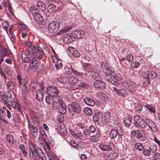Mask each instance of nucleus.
Here are the masks:
<instances>
[{
    "mask_svg": "<svg viewBox=\"0 0 160 160\" xmlns=\"http://www.w3.org/2000/svg\"><path fill=\"white\" fill-rule=\"evenodd\" d=\"M134 119L135 121L134 124H137L142 128H145L147 126L150 130L153 132H156L158 131V128L155 123L152 120L146 119L144 120L142 118L138 115H135L134 116Z\"/></svg>",
    "mask_w": 160,
    "mask_h": 160,
    "instance_id": "obj_1",
    "label": "nucleus"
},
{
    "mask_svg": "<svg viewBox=\"0 0 160 160\" xmlns=\"http://www.w3.org/2000/svg\"><path fill=\"white\" fill-rule=\"evenodd\" d=\"M28 145L30 158H34L36 160H46L45 154L41 149L37 148L31 141H29Z\"/></svg>",
    "mask_w": 160,
    "mask_h": 160,
    "instance_id": "obj_2",
    "label": "nucleus"
},
{
    "mask_svg": "<svg viewBox=\"0 0 160 160\" xmlns=\"http://www.w3.org/2000/svg\"><path fill=\"white\" fill-rule=\"evenodd\" d=\"M123 133L118 132L116 130L115 128L112 129L109 133V136L111 139L116 138L117 141H115L116 143H120L122 141V137L123 135Z\"/></svg>",
    "mask_w": 160,
    "mask_h": 160,
    "instance_id": "obj_3",
    "label": "nucleus"
},
{
    "mask_svg": "<svg viewBox=\"0 0 160 160\" xmlns=\"http://www.w3.org/2000/svg\"><path fill=\"white\" fill-rule=\"evenodd\" d=\"M112 76L107 79V80L108 82L112 84L117 86L118 81H120L122 79V77L121 75L119 73H114L112 72Z\"/></svg>",
    "mask_w": 160,
    "mask_h": 160,
    "instance_id": "obj_4",
    "label": "nucleus"
},
{
    "mask_svg": "<svg viewBox=\"0 0 160 160\" xmlns=\"http://www.w3.org/2000/svg\"><path fill=\"white\" fill-rule=\"evenodd\" d=\"M60 26V23L57 21H55L51 22L48 25V31L51 33L57 32Z\"/></svg>",
    "mask_w": 160,
    "mask_h": 160,
    "instance_id": "obj_5",
    "label": "nucleus"
},
{
    "mask_svg": "<svg viewBox=\"0 0 160 160\" xmlns=\"http://www.w3.org/2000/svg\"><path fill=\"white\" fill-rule=\"evenodd\" d=\"M134 83L131 81H126L123 82L122 85L125 88L131 93H133L136 91Z\"/></svg>",
    "mask_w": 160,
    "mask_h": 160,
    "instance_id": "obj_6",
    "label": "nucleus"
},
{
    "mask_svg": "<svg viewBox=\"0 0 160 160\" xmlns=\"http://www.w3.org/2000/svg\"><path fill=\"white\" fill-rule=\"evenodd\" d=\"M100 66L103 72L107 76H109L112 74V71L106 62H102L100 63Z\"/></svg>",
    "mask_w": 160,
    "mask_h": 160,
    "instance_id": "obj_7",
    "label": "nucleus"
},
{
    "mask_svg": "<svg viewBox=\"0 0 160 160\" xmlns=\"http://www.w3.org/2000/svg\"><path fill=\"white\" fill-rule=\"evenodd\" d=\"M69 109H72L74 112L79 113L81 112V108L80 105L76 102H72L68 105Z\"/></svg>",
    "mask_w": 160,
    "mask_h": 160,
    "instance_id": "obj_8",
    "label": "nucleus"
},
{
    "mask_svg": "<svg viewBox=\"0 0 160 160\" xmlns=\"http://www.w3.org/2000/svg\"><path fill=\"white\" fill-rule=\"evenodd\" d=\"M47 92L48 94H50L55 97L58 96L59 93L57 88L52 86H50L47 88Z\"/></svg>",
    "mask_w": 160,
    "mask_h": 160,
    "instance_id": "obj_9",
    "label": "nucleus"
},
{
    "mask_svg": "<svg viewBox=\"0 0 160 160\" xmlns=\"http://www.w3.org/2000/svg\"><path fill=\"white\" fill-rule=\"evenodd\" d=\"M115 146L112 142H110L108 144H101L99 145V148L104 151H108L112 150V147Z\"/></svg>",
    "mask_w": 160,
    "mask_h": 160,
    "instance_id": "obj_10",
    "label": "nucleus"
},
{
    "mask_svg": "<svg viewBox=\"0 0 160 160\" xmlns=\"http://www.w3.org/2000/svg\"><path fill=\"white\" fill-rule=\"evenodd\" d=\"M94 87L101 90L104 89L106 88V85L104 82L101 80H96L93 83Z\"/></svg>",
    "mask_w": 160,
    "mask_h": 160,
    "instance_id": "obj_11",
    "label": "nucleus"
},
{
    "mask_svg": "<svg viewBox=\"0 0 160 160\" xmlns=\"http://www.w3.org/2000/svg\"><path fill=\"white\" fill-rule=\"evenodd\" d=\"M118 156V153L115 152L110 153H105L103 155V158L105 160H111L115 159Z\"/></svg>",
    "mask_w": 160,
    "mask_h": 160,
    "instance_id": "obj_12",
    "label": "nucleus"
},
{
    "mask_svg": "<svg viewBox=\"0 0 160 160\" xmlns=\"http://www.w3.org/2000/svg\"><path fill=\"white\" fill-rule=\"evenodd\" d=\"M132 132L135 133L136 136L138 139L142 141H145L146 139L147 138L146 135L144 133L141 132L140 131L138 130H133Z\"/></svg>",
    "mask_w": 160,
    "mask_h": 160,
    "instance_id": "obj_13",
    "label": "nucleus"
},
{
    "mask_svg": "<svg viewBox=\"0 0 160 160\" xmlns=\"http://www.w3.org/2000/svg\"><path fill=\"white\" fill-rule=\"evenodd\" d=\"M72 34L74 38H80L84 36V32L81 30H76L72 32Z\"/></svg>",
    "mask_w": 160,
    "mask_h": 160,
    "instance_id": "obj_14",
    "label": "nucleus"
},
{
    "mask_svg": "<svg viewBox=\"0 0 160 160\" xmlns=\"http://www.w3.org/2000/svg\"><path fill=\"white\" fill-rule=\"evenodd\" d=\"M112 89L116 93L120 96L125 97L127 95V93L123 89H119L118 86H115L112 87Z\"/></svg>",
    "mask_w": 160,
    "mask_h": 160,
    "instance_id": "obj_15",
    "label": "nucleus"
},
{
    "mask_svg": "<svg viewBox=\"0 0 160 160\" xmlns=\"http://www.w3.org/2000/svg\"><path fill=\"white\" fill-rule=\"evenodd\" d=\"M69 131L71 135L74 138L83 140L85 139V137L80 132H76L72 129H70Z\"/></svg>",
    "mask_w": 160,
    "mask_h": 160,
    "instance_id": "obj_16",
    "label": "nucleus"
},
{
    "mask_svg": "<svg viewBox=\"0 0 160 160\" xmlns=\"http://www.w3.org/2000/svg\"><path fill=\"white\" fill-rule=\"evenodd\" d=\"M72 34H66L64 35L62 38L63 42L65 43H69L73 41Z\"/></svg>",
    "mask_w": 160,
    "mask_h": 160,
    "instance_id": "obj_17",
    "label": "nucleus"
},
{
    "mask_svg": "<svg viewBox=\"0 0 160 160\" xmlns=\"http://www.w3.org/2000/svg\"><path fill=\"white\" fill-rule=\"evenodd\" d=\"M33 16L35 20L39 24H41L44 22V20L43 18L40 13H35Z\"/></svg>",
    "mask_w": 160,
    "mask_h": 160,
    "instance_id": "obj_18",
    "label": "nucleus"
},
{
    "mask_svg": "<svg viewBox=\"0 0 160 160\" xmlns=\"http://www.w3.org/2000/svg\"><path fill=\"white\" fill-rule=\"evenodd\" d=\"M100 136V133L98 132L96 134L90 136L89 138V140L92 142H96L99 140Z\"/></svg>",
    "mask_w": 160,
    "mask_h": 160,
    "instance_id": "obj_19",
    "label": "nucleus"
},
{
    "mask_svg": "<svg viewBox=\"0 0 160 160\" xmlns=\"http://www.w3.org/2000/svg\"><path fill=\"white\" fill-rule=\"evenodd\" d=\"M36 53V57L38 59L41 60L43 58L44 55L43 52L40 47H37V51Z\"/></svg>",
    "mask_w": 160,
    "mask_h": 160,
    "instance_id": "obj_20",
    "label": "nucleus"
},
{
    "mask_svg": "<svg viewBox=\"0 0 160 160\" xmlns=\"http://www.w3.org/2000/svg\"><path fill=\"white\" fill-rule=\"evenodd\" d=\"M43 92L40 89H38L36 92V99L38 101L42 100L43 98Z\"/></svg>",
    "mask_w": 160,
    "mask_h": 160,
    "instance_id": "obj_21",
    "label": "nucleus"
},
{
    "mask_svg": "<svg viewBox=\"0 0 160 160\" xmlns=\"http://www.w3.org/2000/svg\"><path fill=\"white\" fill-rule=\"evenodd\" d=\"M68 80L69 84L71 86L76 85L79 82L78 79L77 77L73 76L70 77Z\"/></svg>",
    "mask_w": 160,
    "mask_h": 160,
    "instance_id": "obj_22",
    "label": "nucleus"
},
{
    "mask_svg": "<svg viewBox=\"0 0 160 160\" xmlns=\"http://www.w3.org/2000/svg\"><path fill=\"white\" fill-rule=\"evenodd\" d=\"M68 49L74 57L78 58L80 56V54L79 52L75 48L70 47L68 48Z\"/></svg>",
    "mask_w": 160,
    "mask_h": 160,
    "instance_id": "obj_23",
    "label": "nucleus"
},
{
    "mask_svg": "<svg viewBox=\"0 0 160 160\" xmlns=\"http://www.w3.org/2000/svg\"><path fill=\"white\" fill-rule=\"evenodd\" d=\"M56 97L50 94H48L45 97L46 102L48 104H51L54 101Z\"/></svg>",
    "mask_w": 160,
    "mask_h": 160,
    "instance_id": "obj_24",
    "label": "nucleus"
},
{
    "mask_svg": "<svg viewBox=\"0 0 160 160\" xmlns=\"http://www.w3.org/2000/svg\"><path fill=\"white\" fill-rule=\"evenodd\" d=\"M83 102L89 106H93L95 102L93 99L90 98H86L83 99Z\"/></svg>",
    "mask_w": 160,
    "mask_h": 160,
    "instance_id": "obj_25",
    "label": "nucleus"
},
{
    "mask_svg": "<svg viewBox=\"0 0 160 160\" xmlns=\"http://www.w3.org/2000/svg\"><path fill=\"white\" fill-rule=\"evenodd\" d=\"M64 71L67 74H71L72 73L73 69L71 65H68L65 66L64 68Z\"/></svg>",
    "mask_w": 160,
    "mask_h": 160,
    "instance_id": "obj_26",
    "label": "nucleus"
},
{
    "mask_svg": "<svg viewBox=\"0 0 160 160\" xmlns=\"http://www.w3.org/2000/svg\"><path fill=\"white\" fill-rule=\"evenodd\" d=\"M44 135H43V140L45 142L44 144V151H45L46 154L48 153L51 152V148L49 145L48 142L46 141L44 139Z\"/></svg>",
    "mask_w": 160,
    "mask_h": 160,
    "instance_id": "obj_27",
    "label": "nucleus"
},
{
    "mask_svg": "<svg viewBox=\"0 0 160 160\" xmlns=\"http://www.w3.org/2000/svg\"><path fill=\"white\" fill-rule=\"evenodd\" d=\"M58 109L59 112L62 114H64L67 112V110L65 104H63L62 105H59Z\"/></svg>",
    "mask_w": 160,
    "mask_h": 160,
    "instance_id": "obj_28",
    "label": "nucleus"
},
{
    "mask_svg": "<svg viewBox=\"0 0 160 160\" xmlns=\"http://www.w3.org/2000/svg\"><path fill=\"white\" fill-rule=\"evenodd\" d=\"M10 102L12 108H17L19 112H20L21 111L19 104L17 102L14 101V100H11Z\"/></svg>",
    "mask_w": 160,
    "mask_h": 160,
    "instance_id": "obj_29",
    "label": "nucleus"
},
{
    "mask_svg": "<svg viewBox=\"0 0 160 160\" xmlns=\"http://www.w3.org/2000/svg\"><path fill=\"white\" fill-rule=\"evenodd\" d=\"M37 47H35L32 45L28 48V52L30 54H34L36 53L37 51Z\"/></svg>",
    "mask_w": 160,
    "mask_h": 160,
    "instance_id": "obj_30",
    "label": "nucleus"
},
{
    "mask_svg": "<svg viewBox=\"0 0 160 160\" xmlns=\"http://www.w3.org/2000/svg\"><path fill=\"white\" fill-rule=\"evenodd\" d=\"M123 122L126 127H128L132 123V121L130 118L128 116L124 117L123 118Z\"/></svg>",
    "mask_w": 160,
    "mask_h": 160,
    "instance_id": "obj_31",
    "label": "nucleus"
},
{
    "mask_svg": "<svg viewBox=\"0 0 160 160\" xmlns=\"http://www.w3.org/2000/svg\"><path fill=\"white\" fill-rule=\"evenodd\" d=\"M8 53L6 48L0 49V57L4 58V57L8 56Z\"/></svg>",
    "mask_w": 160,
    "mask_h": 160,
    "instance_id": "obj_32",
    "label": "nucleus"
},
{
    "mask_svg": "<svg viewBox=\"0 0 160 160\" xmlns=\"http://www.w3.org/2000/svg\"><path fill=\"white\" fill-rule=\"evenodd\" d=\"M46 154L49 160H58L56 156L52 152Z\"/></svg>",
    "mask_w": 160,
    "mask_h": 160,
    "instance_id": "obj_33",
    "label": "nucleus"
},
{
    "mask_svg": "<svg viewBox=\"0 0 160 160\" xmlns=\"http://www.w3.org/2000/svg\"><path fill=\"white\" fill-rule=\"evenodd\" d=\"M22 59L23 62L25 63H29L30 61V58H29L28 55L25 53H23L22 55Z\"/></svg>",
    "mask_w": 160,
    "mask_h": 160,
    "instance_id": "obj_34",
    "label": "nucleus"
},
{
    "mask_svg": "<svg viewBox=\"0 0 160 160\" xmlns=\"http://www.w3.org/2000/svg\"><path fill=\"white\" fill-rule=\"evenodd\" d=\"M90 72V75H91L93 78L96 79H98L100 78V75L95 72H93V71L92 69L91 70L89 71Z\"/></svg>",
    "mask_w": 160,
    "mask_h": 160,
    "instance_id": "obj_35",
    "label": "nucleus"
},
{
    "mask_svg": "<svg viewBox=\"0 0 160 160\" xmlns=\"http://www.w3.org/2000/svg\"><path fill=\"white\" fill-rule=\"evenodd\" d=\"M58 131L63 136L67 134V130L66 128L64 126H60Z\"/></svg>",
    "mask_w": 160,
    "mask_h": 160,
    "instance_id": "obj_36",
    "label": "nucleus"
},
{
    "mask_svg": "<svg viewBox=\"0 0 160 160\" xmlns=\"http://www.w3.org/2000/svg\"><path fill=\"white\" fill-rule=\"evenodd\" d=\"M31 133L33 137L34 138H36L38 133L37 128L35 127L32 126L31 129Z\"/></svg>",
    "mask_w": 160,
    "mask_h": 160,
    "instance_id": "obj_37",
    "label": "nucleus"
},
{
    "mask_svg": "<svg viewBox=\"0 0 160 160\" xmlns=\"http://www.w3.org/2000/svg\"><path fill=\"white\" fill-rule=\"evenodd\" d=\"M113 128H115L116 130L118 132L122 133V125L120 123H117L115 125Z\"/></svg>",
    "mask_w": 160,
    "mask_h": 160,
    "instance_id": "obj_38",
    "label": "nucleus"
},
{
    "mask_svg": "<svg viewBox=\"0 0 160 160\" xmlns=\"http://www.w3.org/2000/svg\"><path fill=\"white\" fill-rule=\"evenodd\" d=\"M149 149L151 152H155L157 151V146L155 144L152 143L150 144Z\"/></svg>",
    "mask_w": 160,
    "mask_h": 160,
    "instance_id": "obj_39",
    "label": "nucleus"
},
{
    "mask_svg": "<svg viewBox=\"0 0 160 160\" xmlns=\"http://www.w3.org/2000/svg\"><path fill=\"white\" fill-rule=\"evenodd\" d=\"M111 114L109 112H107L104 114L103 119L106 122H108L110 120Z\"/></svg>",
    "mask_w": 160,
    "mask_h": 160,
    "instance_id": "obj_40",
    "label": "nucleus"
},
{
    "mask_svg": "<svg viewBox=\"0 0 160 160\" xmlns=\"http://www.w3.org/2000/svg\"><path fill=\"white\" fill-rule=\"evenodd\" d=\"M83 111L86 114L89 116H91L92 113V109L89 107L85 108Z\"/></svg>",
    "mask_w": 160,
    "mask_h": 160,
    "instance_id": "obj_41",
    "label": "nucleus"
},
{
    "mask_svg": "<svg viewBox=\"0 0 160 160\" xmlns=\"http://www.w3.org/2000/svg\"><path fill=\"white\" fill-rule=\"evenodd\" d=\"M6 140L10 144H12L14 143V139L13 136L9 134H8L6 136Z\"/></svg>",
    "mask_w": 160,
    "mask_h": 160,
    "instance_id": "obj_42",
    "label": "nucleus"
},
{
    "mask_svg": "<svg viewBox=\"0 0 160 160\" xmlns=\"http://www.w3.org/2000/svg\"><path fill=\"white\" fill-rule=\"evenodd\" d=\"M56 6L53 4L49 5L48 7V11L50 13L55 11Z\"/></svg>",
    "mask_w": 160,
    "mask_h": 160,
    "instance_id": "obj_43",
    "label": "nucleus"
},
{
    "mask_svg": "<svg viewBox=\"0 0 160 160\" xmlns=\"http://www.w3.org/2000/svg\"><path fill=\"white\" fill-rule=\"evenodd\" d=\"M134 146L135 148L140 151H142L144 148L143 145L140 143H136L134 144Z\"/></svg>",
    "mask_w": 160,
    "mask_h": 160,
    "instance_id": "obj_44",
    "label": "nucleus"
},
{
    "mask_svg": "<svg viewBox=\"0 0 160 160\" xmlns=\"http://www.w3.org/2000/svg\"><path fill=\"white\" fill-rule=\"evenodd\" d=\"M7 88L10 90H12L14 88V85L12 82L11 81L7 82L6 83Z\"/></svg>",
    "mask_w": 160,
    "mask_h": 160,
    "instance_id": "obj_45",
    "label": "nucleus"
},
{
    "mask_svg": "<svg viewBox=\"0 0 160 160\" xmlns=\"http://www.w3.org/2000/svg\"><path fill=\"white\" fill-rule=\"evenodd\" d=\"M148 77L152 79L155 78L157 76L156 73L154 72H149L148 74Z\"/></svg>",
    "mask_w": 160,
    "mask_h": 160,
    "instance_id": "obj_46",
    "label": "nucleus"
},
{
    "mask_svg": "<svg viewBox=\"0 0 160 160\" xmlns=\"http://www.w3.org/2000/svg\"><path fill=\"white\" fill-rule=\"evenodd\" d=\"M68 80L67 77H61L58 78V80L60 82L65 83L67 82Z\"/></svg>",
    "mask_w": 160,
    "mask_h": 160,
    "instance_id": "obj_47",
    "label": "nucleus"
},
{
    "mask_svg": "<svg viewBox=\"0 0 160 160\" xmlns=\"http://www.w3.org/2000/svg\"><path fill=\"white\" fill-rule=\"evenodd\" d=\"M20 149L22 150L23 156L24 157H26L28 154L27 152L25 150V148L24 146L22 144H21L19 146Z\"/></svg>",
    "mask_w": 160,
    "mask_h": 160,
    "instance_id": "obj_48",
    "label": "nucleus"
},
{
    "mask_svg": "<svg viewBox=\"0 0 160 160\" xmlns=\"http://www.w3.org/2000/svg\"><path fill=\"white\" fill-rule=\"evenodd\" d=\"M140 65V63L138 62H132L131 64V66L132 68H136Z\"/></svg>",
    "mask_w": 160,
    "mask_h": 160,
    "instance_id": "obj_49",
    "label": "nucleus"
},
{
    "mask_svg": "<svg viewBox=\"0 0 160 160\" xmlns=\"http://www.w3.org/2000/svg\"><path fill=\"white\" fill-rule=\"evenodd\" d=\"M144 106L150 111L152 112H155V111L154 110L153 108L151 105L148 104H146L144 105Z\"/></svg>",
    "mask_w": 160,
    "mask_h": 160,
    "instance_id": "obj_50",
    "label": "nucleus"
},
{
    "mask_svg": "<svg viewBox=\"0 0 160 160\" xmlns=\"http://www.w3.org/2000/svg\"><path fill=\"white\" fill-rule=\"evenodd\" d=\"M135 110L138 112H141L142 109V107L141 104H138L135 105L134 107Z\"/></svg>",
    "mask_w": 160,
    "mask_h": 160,
    "instance_id": "obj_51",
    "label": "nucleus"
},
{
    "mask_svg": "<svg viewBox=\"0 0 160 160\" xmlns=\"http://www.w3.org/2000/svg\"><path fill=\"white\" fill-rule=\"evenodd\" d=\"M52 107L54 109H57L59 106V103L56 101H53L52 102Z\"/></svg>",
    "mask_w": 160,
    "mask_h": 160,
    "instance_id": "obj_52",
    "label": "nucleus"
},
{
    "mask_svg": "<svg viewBox=\"0 0 160 160\" xmlns=\"http://www.w3.org/2000/svg\"><path fill=\"white\" fill-rule=\"evenodd\" d=\"M142 81L143 82V84L146 86H148L150 82L149 80V78L145 77L143 78Z\"/></svg>",
    "mask_w": 160,
    "mask_h": 160,
    "instance_id": "obj_53",
    "label": "nucleus"
},
{
    "mask_svg": "<svg viewBox=\"0 0 160 160\" xmlns=\"http://www.w3.org/2000/svg\"><path fill=\"white\" fill-rule=\"evenodd\" d=\"M63 64L62 62H60L59 63L56 64L55 65V67L57 70L60 69L62 67Z\"/></svg>",
    "mask_w": 160,
    "mask_h": 160,
    "instance_id": "obj_54",
    "label": "nucleus"
},
{
    "mask_svg": "<svg viewBox=\"0 0 160 160\" xmlns=\"http://www.w3.org/2000/svg\"><path fill=\"white\" fill-rule=\"evenodd\" d=\"M37 62L36 58H33L31 60H30L29 62L30 64H32V66H34L36 65Z\"/></svg>",
    "mask_w": 160,
    "mask_h": 160,
    "instance_id": "obj_55",
    "label": "nucleus"
},
{
    "mask_svg": "<svg viewBox=\"0 0 160 160\" xmlns=\"http://www.w3.org/2000/svg\"><path fill=\"white\" fill-rule=\"evenodd\" d=\"M142 152L146 156H149L150 154V151L146 149H143Z\"/></svg>",
    "mask_w": 160,
    "mask_h": 160,
    "instance_id": "obj_56",
    "label": "nucleus"
},
{
    "mask_svg": "<svg viewBox=\"0 0 160 160\" xmlns=\"http://www.w3.org/2000/svg\"><path fill=\"white\" fill-rule=\"evenodd\" d=\"M1 99L4 102V104H5L6 103L9 102V100L7 99L6 96L4 95H2L1 98Z\"/></svg>",
    "mask_w": 160,
    "mask_h": 160,
    "instance_id": "obj_57",
    "label": "nucleus"
},
{
    "mask_svg": "<svg viewBox=\"0 0 160 160\" xmlns=\"http://www.w3.org/2000/svg\"><path fill=\"white\" fill-rule=\"evenodd\" d=\"M126 59L129 62H132L133 59V56L131 54H128L126 57Z\"/></svg>",
    "mask_w": 160,
    "mask_h": 160,
    "instance_id": "obj_58",
    "label": "nucleus"
},
{
    "mask_svg": "<svg viewBox=\"0 0 160 160\" xmlns=\"http://www.w3.org/2000/svg\"><path fill=\"white\" fill-rule=\"evenodd\" d=\"M6 96L7 99L9 100V102L11 101V100H13L12 98V95L11 93L10 92H8L6 94Z\"/></svg>",
    "mask_w": 160,
    "mask_h": 160,
    "instance_id": "obj_59",
    "label": "nucleus"
},
{
    "mask_svg": "<svg viewBox=\"0 0 160 160\" xmlns=\"http://www.w3.org/2000/svg\"><path fill=\"white\" fill-rule=\"evenodd\" d=\"M88 129L89 130L91 134L95 131V128L93 125L90 126Z\"/></svg>",
    "mask_w": 160,
    "mask_h": 160,
    "instance_id": "obj_60",
    "label": "nucleus"
},
{
    "mask_svg": "<svg viewBox=\"0 0 160 160\" xmlns=\"http://www.w3.org/2000/svg\"><path fill=\"white\" fill-rule=\"evenodd\" d=\"M2 26H3L5 30H7L9 26V23L8 22L4 21L2 23Z\"/></svg>",
    "mask_w": 160,
    "mask_h": 160,
    "instance_id": "obj_61",
    "label": "nucleus"
},
{
    "mask_svg": "<svg viewBox=\"0 0 160 160\" xmlns=\"http://www.w3.org/2000/svg\"><path fill=\"white\" fill-rule=\"evenodd\" d=\"M78 86L84 88H87L88 86V85L87 84L83 82H82L79 83L78 84Z\"/></svg>",
    "mask_w": 160,
    "mask_h": 160,
    "instance_id": "obj_62",
    "label": "nucleus"
},
{
    "mask_svg": "<svg viewBox=\"0 0 160 160\" xmlns=\"http://www.w3.org/2000/svg\"><path fill=\"white\" fill-rule=\"evenodd\" d=\"M70 144L75 148L76 149L78 148V146L77 143L74 141H72L70 142Z\"/></svg>",
    "mask_w": 160,
    "mask_h": 160,
    "instance_id": "obj_63",
    "label": "nucleus"
},
{
    "mask_svg": "<svg viewBox=\"0 0 160 160\" xmlns=\"http://www.w3.org/2000/svg\"><path fill=\"white\" fill-rule=\"evenodd\" d=\"M44 5V3L41 1H38L37 2V6L39 8Z\"/></svg>",
    "mask_w": 160,
    "mask_h": 160,
    "instance_id": "obj_64",
    "label": "nucleus"
}]
</instances>
